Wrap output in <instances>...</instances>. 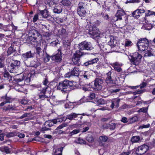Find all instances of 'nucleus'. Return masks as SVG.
<instances>
[{
	"mask_svg": "<svg viewBox=\"0 0 155 155\" xmlns=\"http://www.w3.org/2000/svg\"><path fill=\"white\" fill-rule=\"evenodd\" d=\"M72 86L73 83L71 82L65 80L59 82L56 85V88L58 90L61 91L62 92H67L68 91L67 90V89L71 88L70 89H73Z\"/></svg>",
	"mask_w": 155,
	"mask_h": 155,
	"instance_id": "f257e3e1",
	"label": "nucleus"
},
{
	"mask_svg": "<svg viewBox=\"0 0 155 155\" xmlns=\"http://www.w3.org/2000/svg\"><path fill=\"white\" fill-rule=\"evenodd\" d=\"M31 75H27L26 74L20 73L17 74V78H15V80L13 81V84L19 83L20 82H22L23 81L24 84L25 83H28L30 81V77Z\"/></svg>",
	"mask_w": 155,
	"mask_h": 155,
	"instance_id": "f03ea898",
	"label": "nucleus"
},
{
	"mask_svg": "<svg viewBox=\"0 0 155 155\" xmlns=\"http://www.w3.org/2000/svg\"><path fill=\"white\" fill-rule=\"evenodd\" d=\"M40 33L35 29L30 30L28 35L29 40L33 42H37L41 38Z\"/></svg>",
	"mask_w": 155,
	"mask_h": 155,
	"instance_id": "7ed1b4c3",
	"label": "nucleus"
},
{
	"mask_svg": "<svg viewBox=\"0 0 155 155\" xmlns=\"http://www.w3.org/2000/svg\"><path fill=\"white\" fill-rule=\"evenodd\" d=\"M84 52H81L80 50H77L72 57V61L73 64L77 66H79L81 64L80 58L84 55Z\"/></svg>",
	"mask_w": 155,
	"mask_h": 155,
	"instance_id": "20e7f679",
	"label": "nucleus"
},
{
	"mask_svg": "<svg viewBox=\"0 0 155 155\" xmlns=\"http://www.w3.org/2000/svg\"><path fill=\"white\" fill-rule=\"evenodd\" d=\"M149 42L146 38L140 39L137 42V45L139 50L144 51L147 50L149 46Z\"/></svg>",
	"mask_w": 155,
	"mask_h": 155,
	"instance_id": "39448f33",
	"label": "nucleus"
},
{
	"mask_svg": "<svg viewBox=\"0 0 155 155\" xmlns=\"http://www.w3.org/2000/svg\"><path fill=\"white\" fill-rule=\"evenodd\" d=\"M20 65V62L17 60L12 61L10 65L8 66V69L12 73L17 74L19 73V67Z\"/></svg>",
	"mask_w": 155,
	"mask_h": 155,
	"instance_id": "423d86ee",
	"label": "nucleus"
},
{
	"mask_svg": "<svg viewBox=\"0 0 155 155\" xmlns=\"http://www.w3.org/2000/svg\"><path fill=\"white\" fill-rule=\"evenodd\" d=\"M129 58L130 61L132 64L135 65H138L141 61L142 55L137 52H135L130 56Z\"/></svg>",
	"mask_w": 155,
	"mask_h": 155,
	"instance_id": "0eeeda50",
	"label": "nucleus"
},
{
	"mask_svg": "<svg viewBox=\"0 0 155 155\" xmlns=\"http://www.w3.org/2000/svg\"><path fill=\"white\" fill-rule=\"evenodd\" d=\"M89 35L93 38H97L100 37V32L96 27L91 25L88 29Z\"/></svg>",
	"mask_w": 155,
	"mask_h": 155,
	"instance_id": "6e6552de",
	"label": "nucleus"
},
{
	"mask_svg": "<svg viewBox=\"0 0 155 155\" xmlns=\"http://www.w3.org/2000/svg\"><path fill=\"white\" fill-rule=\"evenodd\" d=\"M103 80L101 78H96L94 82V86L93 88L94 89L97 90H101L102 87Z\"/></svg>",
	"mask_w": 155,
	"mask_h": 155,
	"instance_id": "1a4fd4ad",
	"label": "nucleus"
},
{
	"mask_svg": "<svg viewBox=\"0 0 155 155\" xmlns=\"http://www.w3.org/2000/svg\"><path fill=\"white\" fill-rule=\"evenodd\" d=\"M149 149V147L146 145H143L138 147L136 149L135 153L137 155H142L145 153Z\"/></svg>",
	"mask_w": 155,
	"mask_h": 155,
	"instance_id": "9d476101",
	"label": "nucleus"
},
{
	"mask_svg": "<svg viewBox=\"0 0 155 155\" xmlns=\"http://www.w3.org/2000/svg\"><path fill=\"white\" fill-rule=\"evenodd\" d=\"M112 72L110 71L106 74V77L105 79V82L107 85L109 86H112L113 84H115V81L113 79L111 76Z\"/></svg>",
	"mask_w": 155,
	"mask_h": 155,
	"instance_id": "9b49d317",
	"label": "nucleus"
},
{
	"mask_svg": "<svg viewBox=\"0 0 155 155\" xmlns=\"http://www.w3.org/2000/svg\"><path fill=\"white\" fill-rule=\"evenodd\" d=\"M79 74V70L77 68L74 67L73 70L70 72H68L65 74V77L67 78L76 76H78Z\"/></svg>",
	"mask_w": 155,
	"mask_h": 155,
	"instance_id": "f8f14e48",
	"label": "nucleus"
},
{
	"mask_svg": "<svg viewBox=\"0 0 155 155\" xmlns=\"http://www.w3.org/2000/svg\"><path fill=\"white\" fill-rule=\"evenodd\" d=\"M62 56L61 52L59 50L57 54L51 56L52 60L57 63H60L62 60Z\"/></svg>",
	"mask_w": 155,
	"mask_h": 155,
	"instance_id": "ddd939ff",
	"label": "nucleus"
},
{
	"mask_svg": "<svg viewBox=\"0 0 155 155\" xmlns=\"http://www.w3.org/2000/svg\"><path fill=\"white\" fill-rule=\"evenodd\" d=\"M144 12L145 11L143 9H137L133 12L132 15L133 17L137 18Z\"/></svg>",
	"mask_w": 155,
	"mask_h": 155,
	"instance_id": "4468645a",
	"label": "nucleus"
},
{
	"mask_svg": "<svg viewBox=\"0 0 155 155\" xmlns=\"http://www.w3.org/2000/svg\"><path fill=\"white\" fill-rule=\"evenodd\" d=\"M79 114H76L75 113H72L67 115L66 117V119H68L70 120H77L78 119V116Z\"/></svg>",
	"mask_w": 155,
	"mask_h": 155,
	"instance_id": "2eb2a0df",
	"label": "nucleus"
},
{
	"mask_svg": "<svg viewBox=\"0 0 155 155\" xmlns=\"http://www.w3.org/2000/svg\"><path fill=\"white\" fill-rule=\"evenodd\" d=\"M124 16H126V13L122 9L118 10L116 14V16L117 18L116 20H122V17Z\"/></svg>",
	"mask_w": 155,
	"mask_h": 155,
	"instance_id": "dca6fc26",
	"label": "nucleus"
},
{
	"mask_svg": "<svg viewBox=\"0 0 155 155\" xmlns=\"http://www.w3.org/2000/svg\"><path fill=\"white\" fill-rule=\"evenodd\" d=\"M39 14L41 15L43 18H47L48 20H51L50 18L51 17L50 15L48 14V11L46 9L40 11Z\"/></svg>",
	"mask_w": 155,
	"mask_h": 155,
	"instance_id": "f3484780",
	"label": "nucleus"
},
{
	"mask_svg": "<svg viewBox=\"0 0 155 155\" xmlns=\"http://www.w3.org/2000/svg\"><path fill=\"white\" fill-rule=\"evenodd\" d=\"M64 147H61L56 149H54L53 150L52 155H62V152Z\"/></svg>",
	"mask_w": 155,
	"mask_h": 155,
	"instance_id": "a211bd4d",
	"label": "nucleus"
},
{
	"mask_svg": "<svg viewBox=\"0 0 155 155\" xmlns=\"http://www.w3.org/2000/svg\"><path fill=\"white\" fill-rule=\"evenodd\" d=\"M36 51L37 57H38L39 59L43 58L44 52L41 51V48L37 47L36 48Z\"/></svg>",
	"mask_w": 155,
	"mask_h": 155,
	"instance_id": "6ab92c4d",
	"label": "nucleus"
},
{
	"mask_svg": "<svg viewBox=\"0 0 155 155\" xmlns=\"http://www.w3.org/2000/svg\"><path fill=\"white\" fill-rule=\"evenodd\" d=\"M34 56V54L31 53V51H28L22 54V58L24 59H26L28 58H33Z\"/></svg>",
	"mask_w": 155,
	"mask_h": 155,
	"instance_id": "aec40b11",
	"label": "nucleus"
},
{
	"mask_svg": "<svg viewBox=\"0 0 155 155\" xmlns=\"http://www.w3.org/2000/svg\"><path fill=\"white\" fill-rule=\"evenodd\" d=\"M62 11V8L59 5H56L53 9V12L55 13L60 14Z\"/></svg>",
	"mask_w": 155,
	"mask_h": 155,
	"instance_id": "412c9836",
	"label": "nucleus"
},
{
	"mask_svg": "<svg viewBox=\"0 0 155 155\" xmlns=\"http://www.w3.org/2000/svg\"><path fill=\"white\" fill-rule=\"evenodd\" d=\"M117 41L114 38H111L110 41L108 42V45L112 47H115L117 44Z\"/></svg>",
	"mask_w": 155,
	"mask_h": 155,
	"instance_id": "4be33fe9",
	"label": "nucleus"
},
{
	"mask_svg": "<svg viewBox=\"0 0 155 155\" xmlns=\"http://www.w3.org/2000/svg\"><path fill=\"white\" fill-rule=\"evenodd\" d=\"M120 101L119 99H114L112 101V104L110 106L111 107L113 108L114 106L117 107H119V104Z\"/></svg>",
	"mask_w": 155,
	"mask_h": 155,
	"instance_id": "5701e85b",
	"label": "nucleus"
},
{
	"mask_svg": "<svg viewBox=\"0 0 155 155\" xmlns=\"http://www.w3.org/2000/svg\"><path fill=\"white\" fill-rule=\"evenodd\" d=\"M98 60L99 59L98 58H95L85 62L84 64L85 66H87L89 65L97 63Z\"/></svg>",
	"mask_w": 155,
	"mask_h": 155,
	"instance_id": "b1692460",
	"label": "nucleus"
},
{
	"mask_svg": "<svg viewBox=\"0 0 155 155\" xmlns=\"http://www.w3.org/2000/svg\"><path fill=\"white\" fill-rule=\"evenodd\" d=\"M86 13V10L84 9L78 8V13L80 16L83 17L85 16Z\"/></svg>",
	"mask_w": 155,
	"mask_h": 155,
	"instance_id": "393cba45",
	"label": "nucleus"
},
{
	"mask_svg": "<svg viewBox=\"0 0 155 155\" xmlns=\"http://www.w3.org/2000/svg\"><path fill=\"white\" fill-rule=\"evenodd\" d=\"M15 49H14L13 47L12 46L9 47L7 51V54L8 56H14L15 54Z\"/></svg>",
	"mask_w": 155,
	"mask_h": 155,
	"instance_id": "a878e982",
	"label": "nucleus"
},
{
	"mask_svg": "<svg viewBox=\"0 0 155 155\" xmlns=\"http://www.w3.org/2000/svg\"><path fill=\"white\" fill-rule=\"evenodd\" d=\"M155 55V51L152 49L147 50L146 52L144 57H150Z\"/></svg>",
	"mask_w": 155,
	"mask_h": 155,
	"instance_id": "bb28decb",
	"label": "nucleus"
},
{
	"mask_svg": "<svg viewBox=\"0 0 155 155\" xmlns=\"http://www.w3.org/2000/svg\"><path fill=\"white\" fill-rule=\"evenodd\" d=\"M86 45V41H84L80 43L78 45V46L80 50H85V46Z\"/></svg>",
	"mask_w": 155,
	"mask_h": 155,
	"instance_id": "cd10ccee",
	"label": "nucleus"
},
{
	"mask_svg": "<svg viewBox=\"0 0 155 155\" xmlns=\"http://www.w3.org/2000/svg\"><path fill=\"white\" fill-rule=\"evenodd\" d=\"M15 84H16L15 87V89L16 90L18 91V92H23V91L22 90V86L23 85V84H19V83H13V85H14Z\"/></svg>",
	"mask_w": 155,
	"mask_h": 155,
	"instance_id": "c85d7f7f",
	"label": "nucleus"
},
{
	"mask_svg": "<svg viewBox=\"0 0 155 155\" xmlns=\"http://www.w3.org/2000/svg\"><path fill=\"white\" fill-rule=\"evenodd\" d=\"M66 117L64 116L60 118H58L53 119L54 123L56 124L57 122H61L63 121H65L67 119H66Z\"/></svg>",
	"mask_w": 155,
	"mask_h": 155,
	"instance_id": "c756f323",
	"label": "nucleus"
},
{
	"mask_svg": "<svg viewBox=\"0 0 155 155\" xmlns=\"http://www.w3.org/2000/svg\"><path fill=\"white\" fill-rule=\"evenodd\" d=\"M87 5V2L86 1L80 2L79 3L78 8L85 9L86 8Z\"/></svg>",
	"mask_w": 155,
	"mask_h": 155,
	"instance_id": "7c9ffc66",
	"label": "nucleus"
},
{
	"mask_svg": "<svg viewBox=\"0 0 155 155\" xmlns=\"http://www.w3.org/2000/svg\"><path fill=\"white\" fill-rule=\"evenodd\" d=\"M0 150L2 152H5L7 153H8L10 152L9 148L6 146L0 147Z\"/></svg>",
	"mask_w": 155,
	"mask_h": 155,
	"instance_id": "2f4dec72",
	"label": "nucleus"
},
{
	"mask_svg": "<svg viewBox=\"0 0 155 155\" xmlns=\"http://www.w3.org/2000/svg\"><path fill=\"white\" fill-rule=\"evenodd\" d=\"M55 123H54L53 119L46 121L45 123V126L48 127H51Z\"/></svg>",
	"mask_w": 155,
	"mask_h": 155,
	"instance_id": "473e14b6",
	"label": "nucleus"
},
{
	"mask_svg": "<svg viewBox=\"0 0 155 155\" xmlns=\"http://www.w3.org/2000/svg\"><path fill=\"white\" fill-rule=\"evenodd\" d=\"M140 140V137L138 136H133L131 139V141L133 143L138 142Z\"/></svg>",
	"mask_w": 155,
	"mask_h": 155,
	"instance_id": "72a5a7b5",
	"label": "nucleus"
},
{
	"mask_svg": "<svg viewBox=\"0 0 155 155\" xmlns=\"http://www.w3.org/2000/svg\"><path fill=\"white\" fill-rule=\"evenodd\" d=\"M94 47L91 43L86 41L85 50H91Z\"/></svg>",
	"mask_w": 155,
	"mask_h": 155,
	"instance_id": "f704fd0d",
	"label": "nucleus"
},
{
	"mask_svg": "<svg viewBox=\"0 0 155 155\" xmlns=\"http://www.w3.org/2000/svg\"><path fill=\"white\" fill-rule=\"evenodd\" d=\"M60 3L63 5L66 6H69L71 4V2L69 0H62Z\"/></svg>",
	"mask_w": 155,
	"mask_h": 155,
	"instance_id": "c9c22d12",
	"label": "nucleus"
},
{
	"mask_svg": "<svg viewBox=\"0 0 155 155\" xmlns=\"http://www.w3.org/2000/svg\"><path fill=\"white\" fill-rule=\"evenodd\" d=\"M120 90V89H111L109 90H107V91L108 93H107V95H109L111 94L112 93H116L119 91Z\"/></svg>",
	"mask_w": 155,
	"mask_h": 155,
	"instance_id": "e433bc0d",
	"label": "nucleus"
},
{
	"mask_svg": "<svg viewBox=\"0 0 155 155\" xmlns=\"http://www.w3.org/2000/svg\"><path fill=\"white\" fill-rule=\"evenodd\" d=\"M128 120L130 123H133L138 121V118L137 116H135L130 118Z\"/></svg>",
	"mask_w": 155,
	"mask_h": 155,
	"instance_id": "4c0bfd02",
	"label": "nucleus"
},
{
	"mask_svg": "<svg viewBox=\"0 0 155 155\" xmlns=\"http://www.w3.org/2000/svg\"><path fill=\"white\" fill-rule=\"evenodd\" d=\"M97 15L98 16H102V17L105 19L107 20L108 19L109 16L107 14H105L104 13L101 12V13H97Z\"/></svg>",
	"mask_w": 155,
	"mask_h": 155,
	"instance_id": "58836bf2",
	"label": "nucleus"
},
{
	"mask_svg": "<svg viewBox=\"0 0 155 155\" xmlns=\"http://www.w3.org/2000/svg\"><path fill=\"white\" fill-rule=\"evenodd\" d=\"M43 58L44 59V61L46 62L49 61L50 57L46 53L45 54L44 53Z\"/></svg>",
	"mask_w": 155,
	"mask_h": 155,
	"instance_id": "ea45409f",
	"label": "nucleus"
},
{
	"mask_svg": "<svg viewBox=\"0 0 155 155\" xmlns=\"http://www.w3.org/2000/svg\"><path fill=\"white\" fill-rule=\"evenodd\" d=\"M97 103L98 105H104L106 104V101L104 99L101 98L97 100Z\"/></svg>",
	"mask_w": 155,
	"mask_h": 155,
	"instance_id": "a19ab883",
	"label": "nucleus"
},
{
	"mask_svg": "<svg viewBox=\"0 0 155 155\" xmlns=\"http://www.w3.org/2000/svg\"><path fill=\"white\" fill-rule=\"evenodd\" d=\"M5 77H7L8 79L9 80V81L11 82L13 84V81L15 80V78H14V77H12L9 75L6 74L4 75Z\"/></svg>",
	"mask_w": 155,
	"mask_h": 155,
	"instance_id": "79ce46f5",
	"label": "nucleus"
},
{
	"mask_svg": "<svg viewBox=\"0 0 155 155\" xmlns=\"http://www.w3.org/2000/svg\"><path fill=\"white\" fill-rule=\"evenodd\" d=\"M108 139V137L105 136H101L99 137V140L101 142H106Z\"/></svg>",
	"mask_w": 155,
	"mask_h": 155,
	"instance_id": "37998d69",
	"label": "nucleus"
},
{
	"mask_svg": "<svg viewBox=\"0 0 155 155\" xmlns=\"http://www.w3.org/2000/svg\"><path fill=\"white\" fill-rule=\"evenodd\" d=\"M51 92L50 91V93L49 94L46 95V94H44L43 95H41V94H40L39 95V98L41 100H44L46 98H48L49 97L51 96L50 94Z\"/></svg>",
	"mask_w": 155,
	"mask_h": 155,
	"instance_id": "c03bdc74",
	"label": "nucleus"
},
{
	"mask_svg": "<svg viewBox=\"0 0 155 155\" xmlns=\"http://www.w3.org/2000/svg\"><path fill=\"white\" fill-rule=\"evenodd\" d=\"M133 45V44L132 41L130 40H127L125 41L124 46L125 47H129L132 46Z\"/></svg>",
	"mask_w": 155,
	"mask_h": 155,
	"instance_id": "a18cd8bd",
	"label": "nucleus"
},
{
	"mask_svg": "<svg viewBox=\"0 0 155 155\" xmlns=\"http://www.w3.org/2000/svg\"><path fill=\"white\" fill-rule=\"evenodd\" d=\"M5 58L4 56L0 57V68L4 66V60Z\"/></svg>",
	"mask_w": 155,
	"mask_h": 155,
	"instance_id": "49530a36",
	"label": "nucleus"
},
{
	"mask_svg": "<svg viewBox=\"0 0 155 155\" xmlns=\"http://www.w3.org/2000/svg\"><path fill=\"white\" fill-rule=\"evenodd\" d=\"M109 129L111 130H114L116 128V124L114 123H112L109 124Z\"/></svg>",
	"mask_w": 155,
	"mask_h": 155,
	"instance_id": "de8ad7c7",
	"label": "nucleus"
},
{
	"mask_svg": "<svg viewBox=\"0 0 155 155\" xmlns=\"http://www.w3.org/2000/svg\"><path fill=\"white\" fill-rule=\"evenodd\" d=\"M87 140L89 142H92L94 141V138L92 135H89L87 137Z\"/></svg>",
	"mask_w": 155,
	"mask_h": 155,
	"instance_id": "09e8293b",
	"label": "nucleus"
},
{
	"mask_svg": "<svg viewBox=\"0 0 155 155\" xmlns=\"http://www.w3.org/2000/svg\"><path fill=\"white\" fill-rule=\"evenodd\" d=\"M54 20L55 22L58 24L63 22V20L59 18H54Z\"/></svg>",
	"mask_w": 155,
	"mask_h": 155,
	"instance_id": "8fccbe9b",
	"label": "nucleus"
},
{
	"mask_svg": "<svg viewBox=\"0 0 155 155\" xmlns=\"http://www.w3.org/2000/svg\"><path fill=\"white\" fill-rule=\"evenodd\" d=\"M77 143L80 144H85L86 142L82 138H79Z\"/></svg>",
	"mask_w": 155,
	"mask_h": 155,
	"instance_id": "3c124183",
	"label": "nucleus"
},
{
	"mask_svg": "<svg viewBox=\"0 0 155 155\" xmlns=\"http://www.w3.org/2000/svg\"><path fill=\"white\" fill-rule=\"evenodd\" d=\"M80 132V130L79 129H75L73 130L72 132H71L70 133V134L72 136L73 135L79 133Z\"/></svg>",
	"mask_w": 155,
	"mask_h": 155,
	"instance_id": "603ef678",
	"label": "nucleus"
},
{
	"mask_svg": "<svg viewBox=\"0 0 155 155\" xmlns=\"http://www.w3.org/2000/svg\"><path fill=\"white\" fill-rule=\"evenodd\" d=\"M153 15H155V12L150 10L148 11V12L147 13H145V15L147 16Z\"/></svg>",
	"mask_w": 155,
	"mask_h": 155,
	"instance_id": "864d4df0",
	"label": "nucleus"
},
{
	"mask_svg": "<svg viewBox=\"0 0 155 155\" xmlns=\"http://www.w3.org/2000/svg\"><path fill=\"white\" fill-rule=\"evenodd\" d=\"M55 3L52 0H48L47 1V4L50 7H52L53 5H55Z\"/></svg>",
	"mask_w": 155,
	"mask_h": 155,
	"instance_id": "5fc2aeb1",
	"label": "nucleus"
},
{
	"mask_svg": "<svg viewBox=\"0 0 155 155\" xmlns=\"http://www.w3.org/2000/svg\"><path fill=\"white\" fill-rule=\"evenodd\" d=\"M12 105H8L7 106H4L3 108V110H5V111H7L8 110L12 109Z\"/></svg>",
	"mask_w": 155,
	"mask_h": 155,
	"instance_id": "6e6d98bb",
	"label": "nucleus"
},
{
	"mask_svg": "<svg viewBox=\"0 0 155 155\" xmlns=\"http://www.w3.org/2000/svg\"><path fill=\"white\" fill-rule=\"evenodd\" d=\"M48 88V86H46L45 87H44L42 90H40V93H42L43 95L46 94V91Z\"/></svg>",
	"mask_w": 155,
	"mask_h": 155,
	"instance_id": "4d7b16f0",
	"label": "nucleus"
},
{
	"mask_svg": "<svg viewBox=\"0 0 155 155\" xmlns=\"http://www.w3.org/2000/svg\"><path fill=\"white\" fill-rule=\"evenodd\" d=\"M15 135V133L13 132L8 133L6 135V137L8 138L13 137Z\"/></svg>",
	"mask_w": 155,
	"mask_h": 155,
	"instance_id": "13d9d810",
	"label": "nucleus"
},
{
	"mask_svg": "<svg viewBox=\"0 0 155 155\" xmlns=\"http://www.w3.org/2000/svg\"><path fill=\"white\" fill-rule=\"evenodd\" d=\"M67 124L66 123H63L60 125L56 129H60L63 128L64 127L67 126Z\"/></svg>",
	"mask_w": 155,
	"mask_h": 155,
	"instance_id": "bf43d9fd",
	"label": "nucleus"
},
{
	"mask_svg": "<svg viewBox=\"0 0 155 155\" xmlns=\"http://www.w3.org/2000/svg\"><path fill=\"white\" fill-rule=\"evenodd\" d=\"M87 73V72H85L83 75V78L85 80L88 79L90 77V75H88Z\"/></svg>",
	"mask_w": 155,
	"mask_h": 155,
	"instance_id": "052dcab7",
	"label": "nucleus"
},
{
	"mask_svg": "<svg viewBox=\"0 0 155 155\" xmlns=\"http://www.w3.org/2000/svg\"><path fill=\"white\" fill-rule=\"evenodd\" d=\"M147 108L145 107H142L140 108L138 111V112H143V113H146L147 111Z\"/></svg>",
	"mask_w": 155,
	"mask_h": 155,
	"instance_id": "680f3d73",
	"label": "nucleus"
},
{
	"mask_svg": "<svg viewBox=\"0 0 155 155\" xmlns=\"http://www.w3.org/2000/svg\"><path fill=\"white\" fill-rule=\"evenodd\" d=\"M150 125L149 124H148L147 125L143 124L140 126L139 128L140 129H142L143 128H147L149 127H150Z\"/></svg>",
	"mask_w": 155,
	"mask_h": 155,
	"instance_id": "e2e57ef3",
	"label": "nucleus"
},
{
	"mask_svg": "<svg viewBox=\"0 0 155 155\" xmlns=\"http://www.w3.org/2000/svg\"><path fill=\"white\" fill-rule=\"evenodd\" d=\"M48 83V77L47 75H45L44 80L43 82V84L44 85H46Z\"/></svg>",
	"mask_w": 155,
	"mask_h": 155,
	"instance_id": "0e129e2a",
	"label": "nucleus"
},
{
	"mask_svg": "<svg viewBox=\"0 0 155 155\" xmlns=\"http://www.w3.org/2000/svg\"><path fill=\"white\" fill-rule=\"evenodd\" d=\"M115 70L118 72H120L122 71L121 68L120 66L113 67Z\"/></svg>",
	"mask_w": 155,
	"mask_h": 155,
	"instance_id": "69168bd1",
	"label": "nucleus"
},
{
	"mask_svg": "<svg viewBox=\"0 0 155 155\" xmlns=\"http://www.w3.org/2000/svg\"><path fill=\"white\" fill-rule=\"evenodd\" d=\"M109 124H104L102 125L101 128L104 129H109Z\"/></svg>",
	"mask_w": 155,
	"mask_h": 155,
	"instance_id": "338daca9",
	"label": "nucleus"
},
{
	"mask_svg": "<svg viewBox=\"0 0 155 155\" xmlns=\"http://www.w3.org/2000/svg\"><path fill=\"white\" fill-rule=\"evenodd\" d=\"M144 92V90H137L136 91H135L134 92V94H141L142 93H143Z\"/></svg>",
	"mask_w": 155,
	"mask_h": 155,
	"instance_id": "774afa93",
	"label": "nucleus"
}]
</instances>
